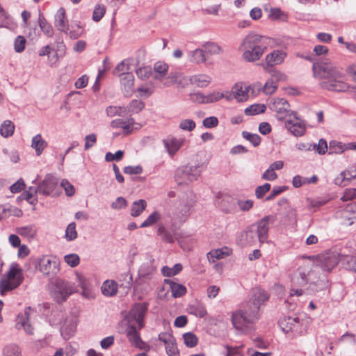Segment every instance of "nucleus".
<instances>
[{
	"instance_id": "nucleus-1",
	"label": "nucleus",
	"mask_w": 356,
	"mask_h": 356,
	"mask_svg": "<svg viewBox=\"0 0 356 356\" xmlns=\"http://www.w3.org/2000/svg\"><path fill=\"white\" fill-rule=\"evenodd\" d=\"M269 38L255 32H250L242 40L239 51L244 60L252 63L259 60L268 49Z\"/></svg>"
},
{
	"instance_id": "nucleus-2",
	"label": "nucleus",
	"mask_w": 356,
	"mask_h": 356,
	"mask_svg": "<svg viewBox=\"0 0 356 356\" xmlns=\"http://www.w3.org/2000/svg\"><path fill=\"white\" fill-rule=\"evenodd\" d=\"M275 220L272 216H266L255 224L248 227L241 234V241L243 245H253L257 241L264 243L268 236L269 222Z\"/></svg>"
},
{
	"instance_id": "nucleus-3",
	"label": "nucleus",
	"mask_w": 356,
	"mask_h": 356,
	"mask_svg": "<svg viewBox=\"0 0 356 356\" xmlns=\"http://www.w3.org/2000/svg\"><path fill=\"white\" fill-rule=\"evenodd\" d=\"M24 281L23 270L19 264L13 263L8 272L0 279V295L17 289Z\"/></svg>"
},
{
	"instance_id": "nucleus-4",
	"label": "nucleus",
	"mask_w": 356,
	"mask_h": 356,
	"mask_svg": "<svg viewBox=\"0 0 356 356\" xmlns=\"http://www.w3.org/2000/svg\"><path fill=\"white\" fill-rule=\"evenodd\" d=\"M281 330L291 339L297 338L306 332L302 321L296 316H283L279 320Z\"/></svg>"
},
{
	"instance_id": "nucleus-5",
	"label": "nucleus",
	"mask_w": 356,
	"mask_h": 356,
	"mask_svg": "<svg viewBox=\"0 0 356 356\" xmlns=\"http://www.w3.org/2000/svg\"><path fill=\"white\" fill-rule=\"evenodd\" d=\"M250 305H252L250 302H247L242 309L236 310L232 314V325L240 333H245L248 331L251 325L258 320L255 319L251 322L246 320L252 311V308Z\"/></svg>"
},
{
	"instance_id": "nucleus-6",
	"label": "nucleus",
	"mask_w": 356,
	"mask_h": 356,
	"mask_svg": "<svg viewBox=\"0 0 356 356\" xmlns=\"http://www.w3.org/2000/svg\"><path fill=\"white\" fill-rule=\"evenodd\" d=\"M312 70L315 77L325 80L331 76L338 77L341 69L337 67L329 59H323L320 61L314 62Z\"/></svg>"
},
{
	"instance_id": "nucleus-7",
	"label": "nucleus",
	"mask_w": 356,
	"mask_h": 356,
	"mask_svg": "<svg viewBox=\"0 0 356 356\" xmlns=\"http://www.w3.org/2000/svg\"><path fill=\"white\" fill-rule=\"evenodd\" d=\"M76 291V286L74 283L61 279H56L54 282L52 296L56 302H62Z\"/></svg>"
},
{
	"instance_id": "nucleus-8",
	"label": "nucleus",
	"mask_w": 356,
	"mask_h": 356,
	"mask_svg": "<svg viewBox=\"0 0 356 356\" xmlns=\"http://www.w3.org/2000/svg\"><path fill=\"white\" fill-rule=\"evenodd\" d=\"M340 261V254L336 250H329L315 257L314 263L323 270L330 272Z\"/></svg>"
},
{
	"instance_id": "nucleus-9",
	"label": "nucleus",
	"mask_w": 356,
	"mask_h": 356,
	"mask_svg": "<svg viewBox=\"0 0 356 356\" xmlns=\"http://www.w3.org/2000/svg\"><path fill=\"white\" fill-rule=\"evenodd\" d=\"M199 165L191 166L185 165L177 170L175 179L179 185L189 184L196 181L200 176Z\"/></svg>"
},
{
	"instance_id": "nucleus-10",
	"label": "nucleus",
	"mask_w": 356,
	"mask_h": 356,
	"mask_svg": "<svg viewBox=\"0 0 356 356\" xmlns=\"http://www.w3.org/2000/svg\"><path fill=\"white\" fill-rule=\"evenodd\" d=\"M268 298V294L264 290L261 289H254L252 299L249 301L252 303L250 306L252 308V311L246 319L248 321L251 322L253 320L259 318V307Z\"/></svg>"
},
{
	"instance_id": "nucleus-11",
	"label": "nucleus",
	"mask_w": 356,
	"mask_h": 356,
	"mask_svg": "<svg viewBox=\"0 0 356 356\" xmlns=\"http://www.w3.org/2000/svg\"><path fill=\"white\" fill-rule=\"evenodd\" d=\"M38 193L46 196L57 195L59 193L58 179L51 174L47 175L38 185Z\"/></svg>"
},
{
	"instance_id": "nucleus-12",
	"label": "nucleus",
	"mask_w": 356,
	"mask_h": 356,
	"mask_svg": "<svg viewBox=\"0 0 356 356\" xmlns=\"http://www.w3.org/2000/svg\"><path fill=\"white\" fill-rule=\"evenodd\" d=\"M321 86L324 89L335 92H345L349 88L348 85L343 81L341 70H339L338 77L331 76L323 80Z\"/></svg>"
},
{
	"instance_id": "nucleus-13",
	"label": "nucleus",
	"mask_w": 356,
	"mask_h": 356,
	"mask_svg": "<svg viewBox=\"0 0 356 356\" xmlns=\"http://www.w3.org/2000/svg\"><path fill=\"white\" fill-rule=\"evenodd\" d=\"M268 106L271 111L276 113V118L279 120H282L286 117L291 115L289 104L284 98L277 97L272 99Z\"/></svg>"
},
{
	"instance_id": "nucleus-14",
	"label": "nucleus",
	"mask_w": 356,
	"mask_h": 356,
	"mask_svg": "<svg viewBox=\"0 0 356 356\" xmlns=\"http://www.w3.org/2000/svg\"><path fill=\"white\" fill-rule=\"evenodd\" d=\"M285 127L295 136H302L305 134L306 128L304 122L296 116V113L291 112L289 119L285 122Z\"/></svg>"
},
{
	"instance_id": "nucleus-15",
	"label": "nucleus",
	"mask_w": 356,
	"mask_h": 356,
	"mask_svg": "<svg viewBox=\"0 0 356 356\" xmlns=\"http://www.w3.org/2000/svg\"><path fill=\"white\" fill-rule=\"evenodd\" d=\"M111 126L115 129L121 128L124 134L129 135L131 134L134 130L140 129L143 127V124L136 123L133 118H129L127 120L118 118L111 122Z\"/></svg>"
},
{
	"instance_id": "nucleus-16",
	"label": "nucleus",
	"mask_w": 356,
	"mask_h": 356,
	"mask_svg": "<svg viewBox=\"0 0 356 356\" xmlns=\"http://www.w3.org/2000/svg\"><path fill=\"white\" fill-rule=\"evenodd\" d=\"M40 270L46 275L50 276L59 271L58 262L54 257H43L39 261Z\"/></svg>"
},
{
	"instance_id": "nucleus-17",
	"label": "nucleus",
	"mask_w": 356,
	"mask_h": 356,
	"mask_svg": "<svg viewBox=\"0 0 356 356\" xmlns=\"http://www.w3.org/2000/svg\"><path fill=\"white\" fill-rule=\"evenodd\" d=\"M173 84H176L179 88H184L189 84V79L181 72H170L167 79L163 82V86L169 87Z\"/></svg>"
},
{
	"instance_id": "nucleus-18",
	"label": "nucleus",
	"mask_w": 356,
	"mask_h": 356,
	"mask_svg": "<svg viewBox=\"0 0 356 356\" xmlns=\"http://www.w3.org/2000/svg\"><path fill=\"white\" fill-rule=\"evenodd\" d=\"M254 92L251 86H246L241 83H237L232 87V93L234 99L238 102L247 101L250 97V92Z\"/></svg>"
},
{
	"instance_id": "nucleus-19",
	"label": "nucleus",
	"mask_w": 356,
	"mask_h": 356,
	"mask_svg": "<svg viewBox=\"0 0 356 356\" xmlns=\"http://www.w3.org/2000/svg\"><path fill=\"white\" fill-rule=\"evenodd\" d=\"M147 310V305L146 303H137L133 306L129 312V316L138 323L139 328L143 326V318Z\"/></svg>"
},
{
	"instance_id": "nucleus-20",
	"label": "nucleus",
	"mask_w": 356,
	"mask_h": 356,
	"mask_svg": "<svg viewBox=\"0 0 356 356\" xmlns=\"http://www.w3.org/2000/svg\"><path fill=\"white\" fill-rule=\"evenodd\" d=\"M120 78L121 88L126 97H130L134 93V76L131 73H122Z\"/></svg>"
},
{
	"instance_id": "nucleus-21",
	"label": "nucleus",
	"mask_w": 356,
	"mask_h": 356,
	"mask_svg": "<svg viewBox=\"0 0 356 356\" xmlns=\"http://www.w3.org/2000/svg\"><path fill=\"white\" fill-rule=\"evenodd\" d=\"M184 138H170L163 140L165 147L170 156H173L183 145Z\"/></svg>"
},
{
	"instance_id": "nucleus-22",
	"label": "nucleus",
	"mask_w": 356,
	"mask_h": 356,
	"mask_svg": "<svg viewBox=\"0 0 356 356\" xmlns=\"http://www.w3.org/2000/svg\"><path fill=\"white\" fill-rule=\"evenodd\" d=\"M30 309H26L24 311V314L23 315H19L17 318L16 328L17 330H20L23 328L24 331L29 334H33V327L29 323V310Z\"/></svg>"
},
{
	"instance_id": "nucleus-23",
	"label": "nucleus",
	"mask_w": 356,
	"mask_h": 356,
	"mask_svg": "<svg viewBox=\"0 0 356 356\" xmlns=\"http://www.w3.org/2000/svg\"><path fill=\"white\" fill-rule=\"evenodd\" d=\"M286 57V53L282 50H274L266 55L265 60L268 65H280Z\"/></svg>"
},
{
	"instance_id": "nucleus-24",
	"label": "nucleus",
	"mask_w": 356,
	"mask_h": 356,
	"mask_svg": "<svg viewBox=\"0 0 356 356\" xmlns=\"http://www.w3.org/2000/svg\"><path fill=\"white\" fill-rule=\"evenodd\" d=\"M55 26L62 32L67 33V31L69 29L68 20L63 8H60L56 14Z\"/></svg>"
},
{
	"instance_id": "nucleus-25",
	"label": "nucleus",
	"mask_w": 356,
	"mask_h": 356,
	"mask_svg": "<svg viewBox=\"0 0 356 356\" xmlns=\"http://www.w3.org/2000/svg\"><path fill=\"white\" fill-rule=\"evenodd\" d=\"M127 336L129 341L136 347L143 349L145 343L141 340L139 333L134 325H130L127 330Z\"/></svg>"
},
{
	"instance_id": "nucleus-26",
	"label": "nucleus",
	"mask_w": 356,
	"mask_h": 356,
	"mask_svg": "<svg viewBox=\"0 0 356 356\" xmlns=\"http://www.w3.org/2000/svg\"><path fill=\"white\" fill-rule=\"evenodd\" d=\"M164 282L168 285L171 291L172 296L174 298H179L186 293V288L170 279H165Z\"/></svg>"
},
{
	"instance_id": "nucleus-27",
	"label": "nucleus",
	"mask_w": 356,
	"mask_h": 356,
	"mask_svg": "<svg viewBox=\"0 0 356 356\" xmlns=\"http://www.w3.org/2000/svg\"><path fill=\"white\" fill-rule=\"evenodd\" d=\"M16 232L20 236L31 240L34 238L35 236L37 234V229L35 228V225H29L17 227Z\"/></svg>"
},
{
	"instance_id": "nucleus-28",
	"label": "nucleus",
	"mask_w": 356,
	"mask_h": 356,
	"mask_svg": "<svg viewBox=\"0 0 356 356\" xmlns=\"http://www.w3.org/2000/svg\"><path fill=\"white\" fill-rule=\"evenodd\" d=\"M211 82V78L206 74H197L191 76L189 78V83L195 85L198 87H206Z\"/></svg>"
},
{
	"instance_id": "nucleus-29",
	"label": "nucleus",
	"mask_w": 356,
	"mask_h": 356,
	"mask_svg": "<svg viewBox=\"0 0 356 356\" xmlns=\"http://www.w3.org/2000/svg\"><path fill=\"white\" fill-rule=\"evenodd\" d=\"M47 145V143L42 139L41 134H37L32 138L31 147L35 150L38 156L42 154Z\"/></svg>"
},
{
	"instance_id": "nucleus-30",
	"label": "nucleus",
	"mask_w": 356,
	"mask_h": 356,
	"mask_svg": "<svg viewBox=\"0 0 356 356\" xmlns=\"http://www.w3.org/2000/svg\"><path fill=\"white\" fill-rule=\"evenodd\" d=\"M102 291L106 296H113L117 293L118 284L113 280H106L102 286Z\"/></svg>"
},
{
	"instance_id": "nucleus-31",
	"label": "nucleus",
	"mask_w": 356,
	"mask_h": 356,
	"mask_svg": "<svg viewBox=\"0 0 356 356\" xmlns=\"http://www.w3.org/2000/svg\"><path fill=\"white\" fill-rule=\"evenodd\" d=\"M168 65L162 61H158L154 65V71L156 73L154 78L156 80H161L168 72Z\"/></svg>"
},
{
	"instance_id": "nucleus-32",
	"label": "nucleus",
	"mask_w": 356,
	"mask_h": 356,
	"mask_svg": "<svg viewBox=\"0 0 356 356\" xmlns=\"http://www.w3.org/2000/svg\"><path fill=\"white\" fill-rule=\"evenodd\" d=\"M147 202L144 200H138L133 202L131 207V215L137 217L145 209Z\"/></svg>"
},
{
	"instance_id": "nucleus-33",
	"label": "nucleus",
	"mask_w": 356,
	"mask_h": 356,
	"mask_svg": "<svg viewBox=\"0 0 356 356\" xmlns=\"http://www.w3.org/2000/svg\"><path fill=\"white\" fill-rule=\"evenodd\" d=\"M15 131V125L10 120H5L0 127V134L8 138L13 135Z\"/></svg>"
},
{
	"instance_id": "nucleus-34",
	"label": "nucleus",
	"mask_w": 356,
	"mask_h": 356,
	"mask_svg": "<svg viewBox=\"0 0 356 356\" xmlns=\"http://www.w3.org/2000/svg\"><path fill=\"white\" fill-rule=\"evenodd\" d=\"M356 177V171H354L353 173L350 171H343L341 172L335 179L334 183L339 186H345L344 183L346 181H350L352 179Z\"/></svg>"
},
{
	"instance_id": "nucleus-35",
	"label": "nucleus",
	"mask_w": 356,
	"mask_h": 356,
	"mask_svg": "<svg viewBox=\"0 0 356 356\" xmlns=\"http://www.w3.org/2000/svg\"><path fill=\"white\" fill-rule=\"evenodd\" d=\"M204 48L196 49L190 52L191 61L197 64L203 63L207 60Z\"/></svg>"
},
{
	"instance_id": "nucleus-36",
	"label": "nucleus",
	"mask_w": 356,
	"mask_h": 356,
	"mask_svg": "<svg viewBox=\"0 0 356 356\" xmlns=\"http://www.w3.org/2000/svg\"><path fill=\"white\" fill-rule=\"evenodd\" d=\"M2 356H21V350L15 343L8 344L3 349Z\"/></svg>"
},
{
	"instance_id": "nucleus-37",
	"label": "nucleus",
	"mask_w": 356,
	"mask_h": 356,
	"mask_svg": "<svg viewBox=\"0 0 356 356\" xmlns=\"http://www.w3.org/2000/svg\"><path fill=\"white\" fill-rule=\"evenodd\" d=\"M205 53L209 55H219L222 53V48L214 42H207L202 45Z\"/></svg>"
},
{
	"instance_id": "nucleus-38",
	"label": "nucleus",
	"mask_w": 356,
	"mask_h": 356,
	"mask_svg": "<svg viewBox=\"0 0 356 356\" xmlns=\"http://www.w3.org/2000/svg\"><path fill=\"white\" fill-rule=\"evenodd\" d=\"M39 26L42 31L48 37H52L54 29L52 26L41 15L39 16Z\"/></svg>"
},
{
	"instance_id": "nucleus-39",
	"label": "nucleus",
	"mask_w": 356,
	"mask_h": 356,
	"mask_svg": "<svg viewBox=\"0 0 356 356\" xmlns=\"http://www.w3.org/2000/svg\"><path fill=\"white\" fill-rule=\"evenodd\" d=\"M306 202L309 209L312 210L313 211H316L321 207L325 205L327 202V200L308 197L306 199Z\"/></svg>"
},
{
	"instance_id": "nucleus-40",
	"label": "nucleus",
	"mask_w": 356,
	"mask_h": 356,
	"mask_svg": "<svg viewBox=\"0 0 356 356\" xmlns=\"http://www.w3.org/2000/svg\"><path fill=\"white\" fill-rule=\"evenodd\" d=\"M266 110V106L264 104H253L247 107L244 113L246 115H254L264 113Z\"/></svg>"
},
{
	"instance_id": "nucleus-41",
	"label": "nucleus",
	"mask_w": 356,
	"mask_h": 356,
	"mask_svg": "<svg viewBox=\"0 0 356 356\" xmlns=\"http://www.w3.org/2000/svg\"><path fill=\"white\" fill-rule=\"evenodd\" d=\"M223 347L226 350L224 353L225 356H243L242 351L243 346H231L229 345H224Z\"/></svg>"
},
{
	"instance_id": "nucleus-42",
	"label": "nucleus",
	"mask_w": 356,
	"mask_h": 356,
	"mask_svg": "<svg viewBox=\"0 0 356 356\" xmlns=\"http://www.w3.org/2000/svg\"><path fill=\"white\" fill-rule=\"evenodd\" d=\"M189 310L191 314L200 318H203L207 314L205 307L198 303L190 306Z\"/></svg>"
},
{
	"instance_id": "nucleus-43",
	"label": "nucleus",
	"mask_w": 356,
	"mask_h": 356,
	"mask_svg": "<svg viewBox=\"0 0 356 356\" xmlns=\"http://www.w3.org/2000/svg\"><path fill=\"white\" fill-rule=\"evenodd\" d=\"M182 270V266L180 264H176L172 268L163 266L162 273L165 277H171L178 274Z\"/></svg>"
},
{
	"instance_id": "nucleus-44",
	"label": "nucleus",
	"mask_w": 356,
	"mask_h": 356,
	"mask_svg": "<svg viewBox=\"0 0 356 356\" xmlns=\"http://www.w3.org/2000/svg\"><path fill=\"white\" fill-rule=\"evenodd\" d=\"M158 235L161 236V239L166 242L172 243L174 242V237L172 234L168 232L164 226L161 225L158 228Z\"/></svg>"
},
{
	"instance_id": "nucleus-45",
	"label": "nucleus",
	"mask_w": 356,
	"mask_h": 356,
	"mask_svg": "<svg viewBox=\"0 0 356 356\" xmlns=\"http://www.w3.org/2000/svg\"><path fill=\"white\" fill-rule=\"evenodd\" d=\"M126 111V108L122 106H108L106 109L107 115L110 117H114L116 115L123 116L125 114Z\"/></svg>"
},
{
	"instance_id": "nucleus-46",
	"label": "nucleus",
	"mask_w": 356,
	"mask_h": 356,
	"mask_svg": "<svg viewBox=\"0 0 356 356\" xmlns=\"http://www.w3.org/2000/svg\"><path fill=\"white\" fill-rule=\"evenodd\" d=\"M154 271L153 260H149L143 263L138 270L139 275L141 277H145L151 274Z\"/></svg>"
},
{
	"instance_id": "nucleus-47",
	"label": "nucleus",
	"mask_w": 356,
	"mask_h": 356,
	"mask_svg": "<svg viewBox=\"0 0 356 356\" xmlns=\"http://www.w3.org/2000/svg\"><path fill=\"white\" fill-rule=\"evenodd\" d=\"M184 343L187 347L193 348L197 346L198 339L197 336L191 332L185 333L183 335Z\"/></svg>"
},
{
	"instance_id": "nucleus-48",
	"label": "nucleus",
	"mask_w": 356,
	"mask_h": 356,
	"mask_svg": "<svg viewBox=\"0 0 356 356\" xmlns=\"http://www.w3.org/2000/svg\"><path fill=\"white\" fill-rule=\"evenodd\" d=\"M221 207L225 213H231L234 209V201L231 197H224L221 202Z\"/></svg>"
},
{
	"instance_id": "nucleus-49",
	"label": "nucleus",
	"mask_w": 356,
	"mask_h": 356,
	"mask_svg": "<svg viewBox=\"0 0 356 356\" xmlns=\"http://www.w3.org/2000/svg\"><path fill=\"white\" fill-rule=\"evenodd\" d=\"M161 218V215L159 212L154 211L150 214L148 218L140 225V227H149L155 224Z\"/></svg>"
},
{
	"instance_id": "nucleus-50",
	"label": "nucleus",
	"mask_w": 356,
	"mask_h": 356,
	"mask_svg": "<svg viewBox=\"0 0 356 356\" xmlns=\"http://www.w3.org/2000/svg\"><path fill=\"white\" fill-rule=\"evenodd\" d=\"M348 212H356V203L348 204L344 210L339 212L340 216L343 218H347L348 220H350L348 224L352 225L353 223V220H351L353 218L348 216Z\"/></svg>"
},
{
	"instance_id": "nucleus-51",
	"label": "nucleus",
	"mask_w": 356,
	"mask_h": 356,
	"mask_svg": "<svg viewBox=\"0 0 356 356\" xmlns=\"http://www.w3.org/2000/svg\"><path fill=\"white\" fill-rule=\"evenodd\" d=\"M65 238L67 241L74 240L77 237L75 222H71L68 225L65 230Z\"/></svg>"
},
{
	"instance_id": "nucleus-52",
	"label": "nucleus",
	"mask_w": 356,
	"mask_h": 356,
	"mask_svg": "<svg viewBox=\"0 0 356 356\" xmlns=\"http://www.w3.org/2000/svg\"><path fill=\"white\" fill-rule=\"evenodd\" d=\"M144 103L138 99L132 100L128 106L129 111L133 113H138L144 108Z\"/></svg>"
},
{
	"instance_id": "nucleus-53",
	"label": "nucleus",
	"mask_w": 356,
	"mask_h": 356,
	"mask_svg": "<svg viewBox=\"0 0 356 356\" xmlns=\"http://www.w3.org/2000/svg\"><path fill=\"white\" fill-rule=\"evenodd\" d=\"M242 135L244 138L250 141L254 147L258 146L261 143V137L258 134L243 131Z\"/></svg>"
},
{
	"instance_id": "nucleus-54",
	"label": "nucleus",
	"mask_w": 356,
	"mask_h": 356,
	"mask_svg": "<svg viewBox=\"0 0 356 356\" xmlns=\"http://www.w3.org/2000/svg\"><path fill=\"white\" fill-rule=\"evenodd\" d=\"M228 252H225L223 249H217L212 250L208 253L209 259L212 262L215 261V259H220L228 255Z\"/></svg>"
},
{
	"instance_id": "nucleus-55",
	"label": "nucleus",
	"mask_w": 356,
	"mask_h": 356,
	"mask_svg": "<svg viewBox=\"0 0 356 356\" xmlns=\"http://www.w3.org/2000/svg\"><path fill=\"white\" fill-rule=\"evenodd\" d=\"M83 33V29L78 24L72 25L71 27H69L68 31H67V34L71 38L74 39L78 38Z\"/></svg>"
},
{
	"instance_id": "nucleus-56",
	"label": "nucleus",
	"mask_w": 356,
	"mask_h": 356,
	"mask_svg": "<svg viewBox=\"0 0 356 356\" xmlns=\"http://www.w3.org/2000/svg\"><path fill=\"white\" fill-rule=\"evenodd\" d=\"M344 267L348 270L356 273V257L346 256L344 257Z\"/></svg>"
},
{
	"instance_id": "nucleus-57",
	"label": "nucleus",
	"mask_w": 356,
	"mask_h": 356,
	"mask_svg": "<svg viewBox=\"0 0 356 356\" xmlns=\"http://www.w3.org/2000/svg\"><path fill=\"white\" fill-rule=\"evenodd\" d=\"M277 88L278 84L268 79L263 86V92L266 95H272L277 90Z\"/></svg>"
},
{
	"instance_id": "nucleus-58",
	"label": "nucleus",
	"mask_w": 356,
	"mask_h": 356,
	"mask_svg": "<svg viewBox=\"0 0 356 356\" xmlns=\"http://www.w3.org/2000/svg\"><path fill=\"white\" fill-rule=\"evenodd\" d=\"M309 275V269L304 267L298 268L297 270V279L300 278L301 280L298 282L299 284L305 285L307 282V276Z\"/></svg>"
},
{
	"instance_id": "nucleus-59",
	"label": "nucleus",
	"mask_w": 356,
	"mask_h": 356,
	"mask_svg": "<svg viewBox=\"0 0 356 356\" xmlns=\"http://www.w3.org/2000/svg\"><path fill=\"white\" fill-rule=\"evenodd\" d=\"M270 184L268 183L257 186L255 189L256 197L258 199L262 198L270 190Z\"/></svg>"
},
{
	"instance_id": "nucleus-60",
	"label": "nucleus",
	"mask_w": 356,
	"mask_h": 356,
	"mask_svg": "<svg viewBox=\"0 0 356 356\" xmlns=\"http://www.w3.org/2000/svg\"><path fill=\"white\" fill-rule=\"evenodd\" d=\"M312 150H316L319 154H324L327 150L326 140L324 139H320L317 145L312 144Z\"/></svg>"
},
{
	"instance_id": "nucleus-61",
	"label": "nucleus",
	"mask_w": 356,
	"mask_h": 356,
	"mask_svg": "<svg viewBox=\"0 0 356 356\" xmlns=\"http://www.w3.org/2000/svg\"><path fill=\"white\" fill-rule=\"evenodd\" d=\"M236 204L241 211H248L252 208L254 202L251 200H238Z\"/></svg>"
},
{
	"instance_id": "nucleus-62",
	"label": "nucleus",
	"mask_w": 356,
	"mask_h": 356,
	"mask_svg": "<svg viewBox=\"0 0 356 356\" xmlns=\"http://www.w3.org/2000/svg\"><path fill=\"white\" fill-rule=\"evenodd\" d=\"M106 8L104 6H97L93 11L92 19L95 22H99L104 15Z\"/></svg>"
},
{
	"instance_id": "nucleus-63",
	"label": "nucleus",
	"mask_w": 356,
	"mask_h": 356,
	"mask_svg": "<svg viewBox=\"0 0 356 356\" xmlns=\"http://www.w3.org/2000/svg\"><path fill=\"white\" fill-rule=\"evenodd\" d=\"M65 261L71 267H75L79 264V257L76 254H70L64 257Z\"/></svg>"
},
{
	"instance_id": "nucleus-64",
	"label": "nucleus",
	"mask_w": 356,
	"mask_h": 356,
	"mask_svg": "<svg viewBox=\"0 0 356 356\" xmlns=\"http://www.w3.org/2000/svg\"><path fill=\"white\" fill-rule=\"evenodd\" d=\"M356 199V188H347L341 197L343 202L350 201Z\"/></svg>"
}]
</instances>
